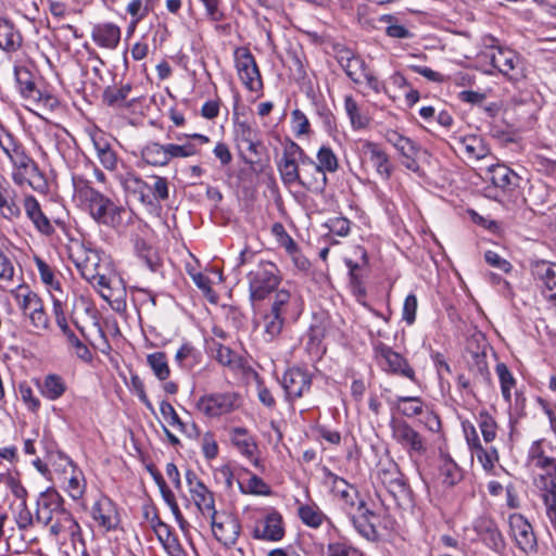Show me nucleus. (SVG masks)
<instances>
[{"label": "nucleus", "instance_id": "1", "mask_svg": "<svg viewBox=\"0 0 556 556\" xmlns=\"http://www.w3.org/2000/svg\"><path fill=\"white\" fill-rule=\"evenodd\" d=\"M0 149L12 166L11 179L16 186H29L33 190L41 193L47 191V181L37 163L15 135L1 129Z\"/></svg>", "mask_w": 556, "mask_h": 556}, {"label": "nucleus", "instance_id": "2", "mask_svg": "<svg viewBox=\"0 0 556 556\" xmlns=\"http://www.w3.org/2000/svg\"><path fill=\"white\" fill-rule=\"evenodd\" d=\"M72 184L74 199L96 223L111 228H118L123 225V214L125 213L123 206L117 205L112 199L94 189L91 182L83 176L73 175Z\"/></svg>", "mask_w": 556, "mask_h": 556}, {"label": "nucleus", "instance_id": "3", "mask_svg": "<svg viewBox=\"0 0 556 556\" xmlns=\"http://www.w3.org/2000/svg\"><path fill=\"white\" fill-rule=\"evenodd\" d=\"M528 465L542 471L536 483L544 491L546 515L556 527V446L545 439L532 442L528 451Z\"/></svg>", "mask_w": 556, "mask_h": 556}, {"label": "nucleus", "instance_id": "4", "mask_svg": "<svg viewBox=\"0 0 556 556\" xmlns=\"http://www.w3.org/2000/svg\"><path fill=\"white\" fill-rule=\"evenodd\" d=\"M250 299L263 301L276 291L281 281L280 270L269 261H261L248 274Z\"/></svg>", "mask_w": 556, "mask_h": 556}, {"label": "nucleus", "instance_id": "5", "mask_svg": "<svg viewBox=\"0 0 556 556\" xmlns=\"http://www.w3.org/2000/svg\"><path fill=\"white\" fill-rule=\"evenodd\" d=\"M240 406L241 396L232 391L204 394L197 402V409L207 418H219Z\"/></svg>", "mask_w": 556, "mask_h": 556}, {"label": "nucleus", "instance_id": "6", "mask_svg": "<svg viewBox=\"0 0 556 556\" xmlns=\"http://www.w3.org/2000/svg\"><path fill=\"white\" fill-rule=\"evenodd\" d=\"M389 427L392 440L407 452L409 456H420L426 453V440L406 420L392 417Z\"/></svg>", "mask_w": 556, "mask_h": 556}, {"label": "nucleus", "instance_id": "7", "mask_svg": "<svg viewBox=\"0 0 556 556\" xmlns=\"http://www.w3.org/2000/svg\"><path fill=\"white\" fill-rule=\"evenodd\" d=\"M14 78L22 98L43 108L54 109L58 99L49 92L41 91L35 83L34 74L22 65L14 66Z\"/></svg>", "mask_w": 556, "mask_h": 556}, {"label": "nucleus", "instance_id": "8", "mask_svg": "<svg viewBox=\"0 0 556 556\" xmlns=\"http://www.w3.org/2000/svg\"><path fill=\"white\" fill-rule=\"evenodd\" d=\"M372 350L375 359L383 371L405 377L413 382L417 381L415 370L407 359L391 346L382 342H375Z\"/></svg>", "mask_w": 556, "mask_h": 556}, {"label": "nucleus", "instance_id": "9", "mask_svg": "<svg viewBox=\"0 0 556 556\" xmlns=\"http://www.w3.org/2000/svg\"><path fill=\"white\" fill-rule=\"evenodd\" d=\"M34 262L39 273L40 280L50 294L54 318L66 314L68 295L63 290L54 269L39 256H34Z\"/></svg>", "mask_w": 556, "mask_h": 556}, {"label": "nucleus", "instance_id": "10", "mask_svg": "<svg viewBox=\"0 0 556 556\" xmlns=\"http://www.w3.org/2000/svg\"><path fill=\"white\" fill-rule=\"evenodd\" d=\"M490 62L507 80L517 84L526 78L523 59L514 50L503 47L493 49Z\"/></svg>", "mask_w": 556, "mask_h": 556}, {"label": "nucleus", "instance_id": "11", "mask_svg": "<svg viewBox=\"0 0 556 556\" xmlns=\"http://www.w3.org/2000/svg\"><path fill=\"white\" fill-rule=\"evenodd\" d=\"M304 157L305 152L296 142L289 140L283 146L281 157L277 162V169L285 186H296L298 180H301L300 172Z\"/></svg>", "mask_w": 556, "mask_h": 556}, {"label": "nucleus", "instance_id": "12", "mask_svg": "<svg viewBox=\"0 0 556 556\" xmlns=\"http://www.w3.org/2000/svg\"><path fill=\"white\" fill-rule=\"evenodd\" d=\"M235 67L243 86L252 91L260 92L263 89L262 76L255 58L247 47H238L233 51Z\"/></svg>", "mask_w": 556, "mask_h": 556}, {"label": "nucleus", "instance_id": "13", "mask_svg": "<svg viewBox=\"0 0 556 556\" xmlns=\"http://www.w3.org/2000/svg\"><path fill=\"white\" fill-rule=\"evenodd\" d=\"M59 467L62 469L61 480L64 492L73 500L79 501L84 497L87 489V481L80 468L64 453H58Z\"/></svg>", "mask_w": 556, "mask_h": 556}, {"label": "nucleus", "instance_id": "14", "mask_svg": "<svg viewBox=\"0 0 556 556\" xmlns=\"http://www.w3.org/2000/svg\"><path fill=\"white\" fill-rule=\"evenodd\" d=\"M486 179L492 184L489 197L502 201V198L515 191L519 186L520 177L504 164H491L486 168Z\"/></svg>", "mask_w": 556, "mask_h": 556}, {"label": "nucleus", "instance_id": "15", "mask_svg": "<svg viewBox=\"0 0 556 556\" xmlns=\"http://www.w3.org/2000/svg\"><path fill=\"white\" fill-rule=\"evenodd\" d=\"M190 497L198 511L205 519L214 516L216 510L214 493L203 483L198 475L188 469L185 473Z\"/></svg>", "mask_w": 556, "mask_h": 556}, {"label": "nucleus", "instance_id": "16", "mask_svg": "<svg viewBox=\"0 0 556 556\" xmlns=\"http://www.w3.org/2000/svg\"><path fill=\"white\" fill-rule=\"evenodd\" d=\"M212 528L214 538L225 546L233 545L240 535V522L238 518L225 510L216 511L214 516L206 518Z\"/></svg>", "mask_w": 556, "mask_h": 556}, {"label": "nucleus", "instance_id": "17", "mask_svg": "<svg viewBox=\"0 0 556 556\" xmlns=\"http://www.w3.org/2000/svg\"><path fill=\"white\" fill-rule=\"evenodd\" d=\"M286 534L282 515L275 508L266 509L263 517L255 521L252 535L256 540L279 542Z\"/></svg>", "mask_w": 556, "mask_h": 556}, {"label": "nucleus", "instance_id": "18", "mask_svg": "<svg viewBox=\"0 0 556 556\" xmlns=\"http://www.w3.org/2000/svg\"><path fill=\"white\" fill-rule=\"evenodd\" d=\"M86 132L93 144L97 157L101 165L106 170L113 172L115 174L118 173L117 169L119 160L116 152L112 148L111 136H109L97 126L88 127Z\"/></svg>", "mask_w": 556, "mask_h": 556}, {"label": "nucleus", "instance_id": "19", "mask_svg": "<svg viewBox=\"0 0 556 556\" xmlns=\"http://www.w3.org/2000/svg\"><path fill=\"white\" fill-rule=\"evenodd\" d=\"M324 483L327 485L333 496L340 502L343 509L349 514H353L357 502V490L345 479L337 476L328 468H324Z\"/></svg>", "mask_w": 556, "mask_h": 556}, {"label": "nucleus", "instance_id": "20", "mask_svg": "<svg viewBox=\"0 0 556 556\" xmlns=\"http://www.w3.org/2000/svg\"><path fill=\"white\" fill-rule=\"evenodd\" d=\"M285 399L293 408L295 400L303 397L312 387V376L307 370L299 367L288 369L281 381Z\"/></svg>", "mask_w": 556, "mask_h": 556}, {"label": "nucleus", "instance_id": "21", "mask_svg": "<svg viewBox=\"0 0 556 556\" xmlns=\"http://www.w3.org/2000/svg\"><path fill=\"white\" fill-rule=\"evenodd\" d=\"M361 157L368 161L382 180H389L393 165L384 149L377 142L363 140L359 148Z\"/></svg>", "mask_w": 556, "mask_h": 556}, {"label": "nucleus", "instance_id": "22", "mask_svg": "<svg viewBox=\"0 0 556 556\" xmlns=\"http://www.w3.org/2000/svg\"><path fill=\"white\" fill-rule=\"evenodd\" d=\"M64 509V500L61 494L55 489L49 488L41 492L36 501V521L48 526Z\"/></svg>", "mask_w": 556, "mask_h": 556}, {"label": "nucleus", "instance_id": "23", "mask_svg": "<svg viewBox=\"0 0 556 556\" xmlns=\"http://www.w3.org/2000/svg\"><path fill=\"white\" fill-rule=\"evenodd\" d=\"M90 514L97 526L105 532L115 531L121 523L116 504L104 495L92 504Z\"/></svg>", "mask_w": 556, "mask_h": 556}, {"label": "nucleus", "instance_id": "24", "mask_svg": "<svg viewBox=\"0 0 556 556\" xmlns=\"http://www.w3.org/2000/svg\"><path fill=\"white\" fill-rule=\"evenodd\" d=\"M509 535L517 547L523 553H530L536 548V539L529 521L520 514H511L508 517Z\"/></svg>", "mask_w": 556, "mask_h": 556}, {"label": "nucleus", "instance_id": "25", "mask_svg": "<svg viewBox=\"0 0 556 556\" xmlns=\"http://www.w3.org/2000/svg\"><path fill=\"white\" fill-rule=\"evenodd\" d=\"M71 258L86 280L92 279L102 269L100 253L84 244L77 245L72 251Z\"/></svg>", "mask_w": 556, "mask_h": 556}, {"label": "nucleus", "instance_id": "26", "mask_svg": "<svg viewBox=\"0 0 556 556\" xmlns=\"http://www.w3.org/2000/svg\"><path fill=\"white\" fill-rule=\"evenodd\" d=\"M301 180L296 186H301L307 191L323 193L328 185V177L315 163V161L305 153L303 165L300 172Z\"/></svg>", "mask_w": 556, "mask_h": 556}, {"label": "nucleus", "instance_id": "27", "mask_svg": "<svg viewBox=\"0 0 556 556\" xmlns=\"http://www.w3.org/2000/svg\"><path fill=\"white\" fill-rule=\"evenodd\" d=\"M54 319L56 326L65 338L68 353L85 364H91L93 361V354L88 345L70 328L66 314L58 316Z\"/></svg>", "mask_w": 556, "mask_h": 556}, {"label": "nucleus", "instance_id": "28", "mask_svg": "<svg viewBox=\"0 0 556 556\" xmlns=\"http://www.w3.org/2000/svg\"><path fill=\"white\" fill-rule=\"evenodd\" d=\"M285 319L298 318L300 315V303L295 294L289 290L281 288L276 290L275 294L269 299V307L266 309Z\"/></svg>", "mask_w": 556, "mask_h": 556}, {"label": "nucleus", "instance_id": "29", "mask_svg": "<svg viewBox=\"0 0 556 556\" xmlns=\"http://www.w3.org/2000/svg\"><path fill=\"white\" fill-rule=\"evenodd\" d=\"M534 280L542 289L543 295L556 301V263L535 261L531 266Z\"/></svg>", "mask_w": 556, "mask_h": 556}, {"label": "nucleus", "instance_id": "30", "mask_svg": "<svg viewBox=\"0 0 556 556\" xmlns=\"http://www.w3.org/2000/svg\"><path fill=\"white\" fill-rule=\"evenodd\" d=\"M150 526L169 556H186L177 535L170 526L160 519L157 514H153L150 518Z\"/></svg>", "mask_w": 556, "mask_h": 556}, {"label": "nucleus", "instance_id": "31", "mask_svg": "<svg viewBox=\"0 0 556 556\" xmlns=\"http://www.w3.org/2000/svg\"><path fill=\"white\" fill-rule=\"evenodd\" d=\"M230 441L238 452L249 459L254 466H258L260 460L256 457L258 446L255 438L243 427H235L229 431Z\"/></svg>", "mask_w": 556, "mask_h": 556}, {"label": "nucleus", "instance_id": "32", "mask_svg": "<svg viewBox=\"0 0 556 556\" xmlns=\"http://www.w3.org/2000/svg\"><path fill=\"white\" fill-rule=\"evenodd\" d=\"M454 149L464 155L468 161H478L486 157L490 153L484 140L477 135L460 136L455 138Z\"/></svg>", "mask_w": 556, "mask_h": 556}, {"label": "nucleus", "instance_id": "33", "mask_svg": "<svg viewBox=\"0 0 556 556\" xmlns=\"http://www.w3.org/2000/svg\"><path fill=\"white\" fill-rule=\"evenodd\" d=\"M53 536L70 538L73 542L81 540V528L73 515L65 508L49 523Z\"/></svg>", "mask_w": 556, "mask_h": 556}, {"label": "nucleus", "instance_id": "34", "mask_svg": "<svg viewBox=\"0 0 556 556\" xmlns=\"http://www.w3.org/2000/svg\"><path fill=\"white\" fill-rule=\"evenodd\" d=\"M35 386L40 395L51 402L60 400L68 389L65 378L54 372L36 380Z\"/></svg>", "mask_w": 556, "mask_h": 556}, {"label": "nucleus", "instance_id": "35", "mask_svg": "<svg viewBox=\"0 0 556 556\" xmlns=\"http://www.w3.org/2000/svg\"><path fill=\"white\" fill-rule=\"evenodd\" d=\"M287 319L268 311L260 314L256 326L260 329L262 340L266 343L277 342L282 333Z\"/></svg>", "mask_w": 556, "mask_h": 556}, {"label": "nucleus", "instance_id": "36", "mask_svg": "<svg viewBox=\"0 0 556 556\" xmlns=\"http://www.w3.org/2000/svg\"><path fill=\"white\" fill-rule=\"evenodd\" d=\"M122 30L114 23H99L92 27L91 39L100 48L114 50L121 41Z\"/></svg>", "mask_w": 556, "mask_h": 556}, {"label": "nucleus", "instance_id": "37", "mask_svg": "<svg viewBox=\"0 0 556 556\" xmlns=\"http://www.w3.org/2000/svg\"><path fill=\"white\" fill-rule=\"evenodd\" d=\"M237 482L242 494L268 496L271 494L270 486L258 476L245 468L237 472Z\"/></svg>", "mask_w": 556, "mask_h": 556}, {"label": "nucleus", "instance_id": "38", "mask_svg": "<svg viewBox=\"0 0 556 556\" xmlns=\"http://www.w3.org/2000/svg\"><path fill=\"white\" fill-rule=\"evenodd\" d=\"M23 204L25 213L35 228L43 235H51L54 229L49 218L43 214L38 200L34 195L28 194L24 198Z\"/></svg>", "mask_w": 556, "mask_h": 556}, {"label": "nucleus", "instance_id": "39", "mask_svg": "<svg viewBox=\"0 0 556 556\" xmlns=\"http://www.w3.org/2000/svg\"><path fill=\"white\" fill-rule=\"evenodd\" d=\"M23 43V38L14 24L3 17H0V49L12 53L17 51Z\"/></svg>", "mask_w": 556, "mask_h": 556}, {"label": "nucleus", "instance_id": "40", "mask_svg": "<svg viewBox=\"0 0 556 556\" xmlns=\"http://www.w3.org/2000/svg\"><path fill=\"white\" fill-rule=\"evenodd\" d=\"M0 214L9 220L21 216L17 193L9 184H0Z\"/></svg>", "mask_w": 556, "mask_h": 556}, {"label": "nucleus", "instance_id": "41", "mask_svg": "<svg viewBox=\"0 0 556 556\" xmlns=\"http://www.w3.org/2000/svg\"><path fill=\"white\" fill-rule=\"evenodd\" d=\"M202 359L201 352L191 343L184 342L175 353L174 362L184 371H191Z\"/></svg>", "mask_w": 556, "mask_h": 556}, {"label": "nucleus", "instance_id": "42", "mask_svg": "<svg viewBox=\"0 0 556 556\" xmlns=\"http://www.w3.org/2000/svg\"><path fill=\"white\" fill-rule=\"evenodd\" d=\"M115 179L127 194L138 199L141 203L144 199L146 181L132 170L125 169L114 174Z\"/></svg>", "mask_w": 556, "mask_h": 556}, {"label": "nucleus", "instance_id": "43", "mask_svg": "<svg viewBox=\"0 0 556 556\" xmlns=\"http://www.w3.org/2000/svg\"><path fill=\"white\" fill-rule=\"evenodd\" d=\"M150 180L146 181L143 204L153 205L168 199V181L165 177L150 176Z\"/></svg>", "mask_w": 556, "mask_h": 556}, {"label": "nucleus", "instance_id": "44", "mask_svg": "<svg viewBox=\"0 0 556 556\" xmlns=\"http://www.w3.org/2000/svg\"><path fill=\"white\" fill-rule=\"evenodd\" d=\"M11 294L25 316L42 303L41 298L24 283L12 289Z\"/></svg>", "mask_w": 556, "mask_h": 556}, {"label": "nucleus", "instance_id": "45", "mask_svg": "<svg viewBox=\"0 0 556 556\" xmlns=\"http://www.w3.org/2000/svg\"><path fill=\"white\" fill-rule=\"evenodd\" d=\"M393 408L405 417L413 418L424 413L425 403L419 396L397 395L391 402Z\"/></svg>", "mask_w": 556, "mask_h": 556}, {"label": "nucleus", "instance_id": "46", "mask_svg": "<svg viewBox=\"0 0 556 556\" xmlns=\"http://www.w3.org/2000/svg\"><path fill=\"white\" fill-rule=\"evenodd\" d=\"M439 472L443 483L448 486L457 484L463 479L460 467L448 454L440 455Z\"/></svg>", "mask_w": 556, "mask_h": 556}, {"label": "nucleus", "instance_id": "47", "mask_svg": "<svg viewBox=\"0 0 556 556\" xmlns=\"http://www.w3.org/2000/svg\"><path fill=\"white\" fill-rule=\"evenodd\" d=\"M340 64L345 74L352 79L353 83H362L363 75L367 70V66L363 59L352 54L351 52H345V55H341L340 58Z\"/></svg>", "mask_w": 556, "mask_h": 556}, {"label": "nucleus", "instance_id": "48", "mask_svg": "<svg viewBox=\"0 0 556 556\" xmlns=\"http://www.w3.org/2000/svg\"><path fill=\"white\" fill-rule=\"evenodd\" d=\"M142 160L152 166H166L168 161L167 146L149 142L141 150Z\"/></svg>", "mask_w": 556, "mask_h": 556}, {"label": "nucleus", "instance_id": "49", "mask_svg": "<svg viewBox=\"0 0 556 556\" xmlns=\"http://www.w3.org/2000/svg\"><path fill=\"white\" fill-rule=\"evenodd\" d=\"M386 490L393 497L397 506L403 508L413 506L412 491L406 483L404 476H401L400 479H396L388 485Z\"/></svg>", "mask_w": 556, "mask_h": 556}, {"label": "nucleus", "instance_id": "50", "mask_svg": "<svg viewBox=\"0 0 556 556\" xmlns=\"http://www.w3.org/2000/svg\"><path fill=\"white\" fill-rule=\"evenodd\" d=\"M344 110L353 130H362L369 125V117L362 112L358 103L351 94L344 97Z\"/></svg>", "mask_w": 556, "mask_h": 556}, {"label": "nucleus", "instance_id": "51", "mask_svg": "<svg viewBox=\"0 0 556 556\" xmlns=\"http://www.w3.org/2000/svg\"><path fill=\"white\" fill-rule=\"evenodd\" d=\"M147 365L159 381H166L170 377V367L164 352L157 351L147 355Z\"/></svg>", "mask_w": 556, "mask_h": 556}, {"label": "nucleus", "instance_id": "52", "mask_svg": "<svg viewBox=\"0 0 556 556\" xmlns=\"http://www.w3.org/2000/svg\"><path fill=\"white\" fill-rule=\"evenodd\" d=\"M298 515L305 526L314 529L319 528L326 520V515L315 503L300 504Z\"/></svg>", "mask_w": 556, "mask_h": 556}, {"label": "nucleus", "instance_id": "53", "mask_svg": "<svg viewBox=\"0 0 556 556\" xmlns=\"http://www.w3.org/2000/svg\"><path fill=\"white\" fill-rule=\"evenodd\" d=\"M315 163L326 174H334L340 167L339 157L331 147L323 144L317 153Z\"/></svg>", "mask_w": 556, "mask_h": 556}, {"label": "nucleus", "instance_id": "54", "mask_svg": "<svg viewBox=\"0 0 556 556\" xmlns=\"http://www.w3.org/2000/svg\"><path fill=\"white\" fill-rule=\"evenodd\" d=\"M386 140L392 144L401 156L409 154H418V146L409 138L403 136L396 130H388Z\"/></svg>", "mask_w": 556, "mask_h": 556}, {"label": "nucleus", "instance_id": "55", "mask_svg": "<svg viewBox=\"0 0 556 556\" xmlns=\"http://www.w3.org/2000/svg\"><path fill=\"white\" fill-rule=\"evenodd\" d=\"M13 520L21 532L28 531L34 527L36 516L34 517L27 502H18L15 506H11Z\"/></svg>", "mask_w": 556, "mask_h": 556}, {"label": "nucleus", "instance_id": "56", "mask_svg": "<svg viewBox=\"0 0 556 556\" xmlns=\"http://www.w3.org/2000/svg\"><path fill=\"white\" fill-rule=\"evenodd\" d=\"M498 377L501 393L504 401L508 404L511 403V391L516 388V379L506 364L498 363L495 367Z\"/></svg>", "mask_w": 556, "mask_h": 556}, {"label": "nucleus", "instance_id": "57", "mask_svg": "<svg viewBox=\"0 0 556 556\" xmlns=\"http://www.w3.org/2000/svg\"><path fill=\"white\" fill-rule=\"evenodd\" d=\"M468 365L473 375L486 379L490 375L484 348L478 346L476 351L468 350Z\"/></svg>", "mask_w": 556, "mask_h": 556}, {"label": "nucleus", "instance_id": "58", "mask_svg": "<svg viewBox=\"0 0 556 556\" xmlns=\"http://www.w3.org/2000/svg\"><path fill=\"white\" fill-rule=\"evenodd\" d=\"M471 456L476 457L486 473H493L495 465L498 463V452L494 446L484 448L482 445L472 450Z\"/></svg>", "mask_w": 556, "mask_h": 556}, {"label": "nucleus", "instance_id": "59", "mask_svg": "<svg viewBox=\"0 0 556 556\" xmlns=\"http://www.w3.org/2000/svg\"><path fill=\"white\" fill-rule=\"evenodd\" d=\"M477 422L485 443H491L496 438L497 425L494 418L486 412L480 410L477 416Z\"/></svg>", "mask_w": 556, "mask_h": 556}, {"label": "nucleus", "instance_id": "60", "mask_svg": "<svg viewBox=\"0 0 556 556\" xmlns=\"http://www.w3.org/2000/svg\"><path fill=\"white\" fill-rule=\"evenodd\" d=\"M291 129L296 138L308 137L312 134L311 123L305 115L299 109H295L291 112Z\"/></svg>", "mask_w": 556, "mask_h": 556}, {"label": "nucleus", "instance_id": "61", "mask_svg": "<svg viewBox=\"0 0 556 556\" xmlns=\"http://www.w3.org/2000/svg\"><path fill=\"white\" fill-rule=\"evenodd\" d=\"M135 250L137 255L144 262V264L152 270L155 271L159 267V257L155 250L149 245L143 239H137L135 241Z\"/></svg>", "mask_w": 556, "mask_h": 556}, {"label": "nucleus", "instance_id": "62", "mask_svg": "<svg viewBox=\"0 0 556 556\" xmlns=\"http://www.w3.org/2000/svg\"><path fill=\"white\" fill-rule=\"evenodd\" d=\"M401 476H403V473L400 471L399 466L392 460L380 463L378 466L377 479L384 488L396 479H400Z\"/></svg>", "mask_w": 556, "mask_h": 556}, {"label": "nucleus", "instance_id": "63", "mask_svg": "<svg viewBox=\"0 0 556 556\" xmlns=\"http://www.w3.org/2000/svg\"><path fill=\"white\" fill-rule=\"evenodd\" d=\"M87 281L98 289L103 300L111 302L115 296L114 287L112 286L113 281L102 273V269L97 273L96 277Z\"/></svg>", "mask_w": 556, "mask_h": 556}, {"label": "nucleus", "instance_id": "64", "mask_svg": "<svg viewBox=\"0 0 556 556\" xmlns=\"http://www.w3.org/2000/svg\"><path fill=\"white\" fill-rule=\"evenodd\" d=\"M326 556H363V554L345 542H333L328 544Z\"/></svg>", "mask_w": 556, "mask_h": 556}]
</instances>
